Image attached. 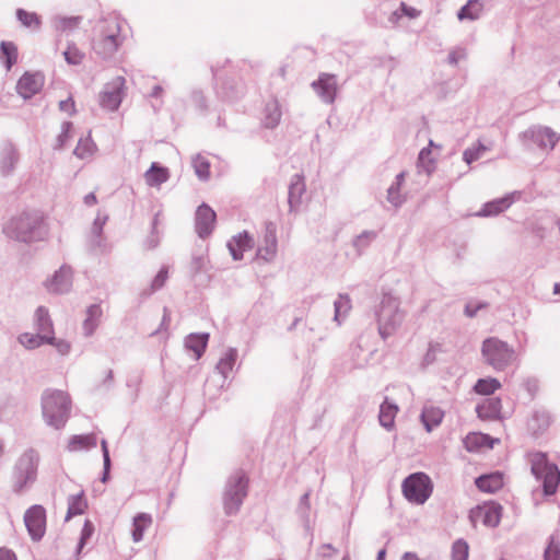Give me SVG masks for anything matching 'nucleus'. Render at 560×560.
<instances>
[{"instance_id": "1", "label": "nucleus", "mask_w": 560, "mask_h": 560, "mask_svg": "<svg viewBox=\"0 0 560 560\" xmlns=\"http://www.w3.org/2000/svg\"><path fill=\"white\" fill-rule=\"evenodd\" d=\"M129 33L130 27L122 18L109 14L93 26L91 48L98 57L109 58L124 45Z\"/></svg>"}, {"instance_id": "2", "label": "nucleus", "mask_w": 560, "mask_h": 560, "mask_svg": "<svg viewBox=\"0 0 560 560\" xmlns=\"http://www.w3.org/2000/svg\"><path fill=\"white\" fill-rule=\"evenodd\" d=\"M3 231L10 238L25 243L43 241L48 235L47 224L38 212H23L12 218Z\"/></svg>"}, {"instance_id": "3", "label": "nucleus", "mask_w": 560, "mask_h": 560, "mask_svg": "<svg viewBox=\"0 0 560 560\" xmlns=\"http://www.w3.org/2000/svg\"><path fill=\"white\" fill-rule=\"evenodd\" d=\"M71 399L67 392L47 390L43 395V415L48 424L60 429L68 420Z\"/></svg>"}, {"instance_id": "4", "label": "nucleus", "mask_w": 560, "mask_h": 560, "mask_svg": "<svg viewBox=\"0 0 560 560\" xmlns=\"http://www.w3.org/2000/svg\"><path fill=\"white\" fill-rule=\"evenodd\" d=\"M532 472L542 481L546 494H553L560 482V471L557 465L550 463L545 453L534 452L529 454Z\"/></svg>"}, {"instance_id": "5", "label": "nucleus", "mask_w": 560, "mask_h": 560, "mask_svg": "<svg viewBox=\"0 0 560 560\" xmlns=\"http://www.w3.org/2000/svg\"><path fill=\"white\" fill-rule=\"evenodd\" d=\"M481 352L486 362L498 371L504 370L515 360L514 350L497 338L486 339Z\"/></svg>"}, {"instance_id": "6", "label": "nucleus", "mask_w": 560, "mask_h": 560, "mask_svg": "<svg viewBox=\"0 0 560 560\" xmlns=\"http://www.w3.org/2000/svg\"><path fill=\"white\" fill-rule=\"evenodd\" d=\"M404 312L396 298L385 295L378 311L380 332L383 337L392 335L401 324Z\"/></svg>"}, {"instance_id": "7", "label": "nucleus", "mask_w": 560, "mask_h": 560, "mask_svg": "<svg viewBox=\"0 0 560 560\" xmlns=\"http://www.w3.org/2000/svg\"><path fill=\"white\" fill-rule=\"evenodd\" d=\"M433 485L428 475L416 472L402 482V493L406 499L416 504H423L432 494Z\"/></svg>"}, {"instance_id": "8", "label": "nucleus", "mask_w": 560, "mask_h": 560, "mask_svg": "<svg viewBox=\"0 0 560 560\" xmlns=\"http://www.w3.org/2000/svg\"><path fill=\"white\" fill-rule=\"evenodd\" d=\"M502 516V506L495 502H485L470 510L469 520L474 527L478 523L488 527H495Z\"/></svg>"}, {"instance_id": "9", "label": "nucleus", "mask_w": 560, "mask_h": 560, "mask_svg": "<svg viewBox=\"0 0 560 560\" xmlns=\"http://www.w3.org/2000/svg\"><path fill=\"white\" fill-rule=\"evenodd\" d=\"M126 80L122 77L113 79L105 85L100 94V104L104 109L114 112L118 109L125 95Z\"/></svg>"}, {"instance_id": "10", "label": "nucleus", "mask_w": 560, "mask_h": 560, "mask_svg": "<svg viewBox=\"0 0 560 560\" xmlns=\"http://www.w3.org/2000/svg\"><path fill=\"white\" fill-rule=\"evenodd\" d=\"M24 522L31 537L39 540L46 530V511L42 505L31 506L24 515Z\"/></svg>"}, {"instance_id": "11", "label": "nucleus", "mask_w": 560, "mask_h": 560, "mask_svg": "<svg viewBox=\"0 0 560 560\" xmlns=\"http://www.w3.org/2000/svg\"><path fill=\"white\" fill-rule=\"evenodd\" d=\"M38 459V454L34 451H28L20 457L16 464V471L21 479L20 488L35 479Z\"/></svg>"}, {"instance_id": "12", "label": "nucleus", "mask_w": 560, "mask_h": 560, "mask_svg": "<svg viewBox=\"0 0 560 560\" xmlns=\"http://www.w3.org/2000/svg\"><path fill=\"white\" fill-rule=\"evenodd\" d=\"M45 78L40 72H25L16 83V91L23 98H31L44 86Z\"/></svg>"}, {"instance_id": "13", "label": "nucleus", "mask_w": 560, "mask_h": 560, "mask_svg": "<svg viewBox=\"0 0 560 560\" xmlns=\"http://www.w3.org/2000/svg\"><path fill=\"white\" fill-rule=\"evenodd\" d=\"M215 212L208 206L201 205L196 212V231L200 237L211 234L215 225Z\"/></svg>"}, {"instance_id": "14", "label": "nucleus", "mask_w": 560, "mask_h": 560, "mask_svg": "<svg viewBox=\"0 0 560 560\" xmlns=\"http://www.w3.org/2000/svg\"><path fill=\"white\" fill-rule=\"evenodd\" d=\"M551 422L548 411L544 409L535 410L526 421V429L532 435L538 436L550 428Z\"/></svg>"}, {"instance_id": "15", "label": "nucleus", "mask_w": 560, "mask_h": 560, "mask_svg": "<svg viewBox=\"0 0 560 560\" xmlns=\"http://www.w3.org/2000/svg\"><path fill=\"white\" fill-rule=\"evenodd\" d=\"M476 411L482 420H499L502 418V401L497 397L483 399L477 406Z\"/></svg>"}, {"instance_id": "16", "label": "nucleus", "mask_w": 560, "mask_h": 560, "mask_svg": "<svg viewBox=\"0 0 560 560\" xmlns=\"http://www.w3.org/2000/svg\"><path fill=\"white\" fill-rule=\"evenodd\" d=\"M72 283V270L70 267H61L47 282V288L54 293L67 292Z\"/></svg>"}, {"instance_id": "17", "label": "nucleus", "mask_w": 560, "mask_h": 560, "mask_svg": "<svg viewBox=\"0 0 560 560\" xmlns=\"http://www.w3.org/2000/svg\"><path fill=\"white\" fill-rule=\"evenodd\" d=\"M264 245L257 250V259L266 262L271 261L277 255V236L273 226L269 225L266 229Z\"/></svg>"}, {"instance_id": "18", "label": "nucleus", "mask_w": 560, "mask_h": 560, "mask_svg": "<svg viewBox=\"0 0 560 560\" xmlns=\"http://www.w3.org/2000/svg\"><path fill=\"white\" fill-rule=\"evenodd\" d=\"M253 246V238L248 235L247 232L237 234L228 243L230 253L235 260L242 259L244 252L250 250Z\"/></svg>"}, {"instance_id": "19", "label": "nucleus", "mask_w": 560, "mask_h": 560, "mask_svg": "<svg viewBox=\"0 0 560 560\" xmlns=\"http://www.w3.org/2000/svg\"><path fill=\"white\" fill-rule=\"evenodd\" d=\"M494 442H497V440H493L489 435L480 432L469 433L464 439V445L468 452H479L481 450L492 448Z\"/></svg>"}, {"instance_id": "20", "label": "nucleus", "mask_w": 560, "mask_h": 560, "mask_svg": "<svg viewBox=\"0 0 560 560\" xmlns=\"http://www.w3.org/2000/svg\"><path fill=\"white\" fill-rule=\"evenodd\" d=\"M313 85L325 102L334 101L337 93V83L334 75L323 74Z\"/></svg>"}, {"instance_id": "21", "label": "nucleus", "mask_w": 560, "mask_h": 560, "mask_svg": "<svg viewBox=\"0 0 560 560\" xmlns=\"http://www.w3.org/2000/svg\"><path fill=\"white\" fill-rule=\"evenodd\" d=\"M475 483L477 488L482 492H495L503 487V474L495 471L488 475H482L476 479Z\"/></svg>"}, {"instance_id": "22", "label": "nucleus", "mask_w": 560, "mask_h": 560, "mask_svg": "<svg viewBox=\"0 0 560 560\" xmlns=\"http://www.w3.org/2000/svg\"><path fill=\"white\" fill-rule=\"evenodd\" d=\"M153 518L148 513H139L132 520L131 537L135 542L143 538L144 532L151 527Z\"/></svg>"}, {"instance_id": "23", "label": "nucleus", "mask_w": 560, "mask_h": 560, "mask_svg": "<svg viewBox=\"0 0 560 560\" xmlns=\"http://www.w3.org/2000/svg\"><path fill=\"white\" fill-rule=\"evenodd\" d=\"M168 177V170L160 166L158 163H152L151 167L144 173L145 183L151 187H159L165 183Z\"/></svg>"}, {"instance_id": "24", "label": "nucleus", "mask_w": 560, "mask_h": 560, "mask_svg": "<svg viewBox=\"0 0 560 560\" xmlns=\"http://www.w3.org/2000/svg\"><path fill=\"white\" fill-rule=\"evenodd\" d=\"M535 141L542 148L552 149L559 141V136L548 127H541L534 131Z\"/></svg>"}, {"instance_id": "25", "label": "nucleus", "mask_w": 560, "mask_h": 560, "mask_svg": "<svg viewBox=\"0 0 560 560\" xmlns=\"http://www.w3.org/2000/svg\"><path fill=\"white\" fill-rule=\"evenodd\" d=\"M208 338L207 334H194L187 337L186 347L194 352L196 359H199L205 352Z\"/></svg>"}, {"instance_id": "26", "label": "nucleus", "mask_w": 560, "mask_h": 560, "mask_svg": "<svg viewBox=\"0 0 560 560\" xmlns=\"http://www.w3.org/2000/svg\"><path fill=\"white\" fill-rule=\"evenodd\" d=\"M18 47L12 42H2L0 45V58L3 60L7 70L9 71L18 61Z\"/></svg>"}, {"instance_id": "27", "label": "nucleus", "mask_w": 560, "mask_h": 560, "mask_svg": "<svg viewBox=\"0 0 560 560\" xmlns=\"http://www.w3.org/2000/svg\"><path fill=\"white\" fill-rule=\"evenodd\" d=\"M19 340L24 347L28 349H34L43 343H52L54 337L45 334L35 335L25 332L20 336Z\"/></svg>"}, {"instance_id": "28", "label": "nucleus", "mask_w": 560, "mask_h": 560, "mask_svg": "<svg viewBox=\"0 0 560 560\" xmlns=\"http://www.w3.org/2000/svg\"><path fill=\"white\" fill-rule=\"evenodd\" d=\"M96 446V436L94 434L74 435L70 439L68 448L77 452Z\"/></svg>"}, {"instance_id": "29", "label": "nucleus", "mask_w": 560, "mask_h": 560, "mask_svg": "<svg viewBox=\"0 0 560 560\" xmlns=\"http://www.w3.org/2000/svg\"><path fill=\"white\" fill-rule=\"evenodd\" d=\"M501 388V383L494 377L480 378L476 382L474 390L479 395L489 396Z\"/></svg>"}, {"instance_id": "30", "label": "nucleus", "mask_w": 560, "mask_h": 560, "mask_svg": "<svg viewBox=\"0 0 560 560\" xmlns=\"http://www.w3.org/2000/svg\"><path fill=\"white\" fill-rule=\"evenodd\" d=\"M397 411H398L397 406L392 405L387 401H384L381 405V410H380V416H378L380 423L386 429H392L394 425V421H395Z\"/></svg>"}, {"instance_id": "31", "label": "nucleus", "mask_w": 560, "mask_h": 560, "mask_svg": "<svg viewBox=\"0 0 560 560\" xmlns=\"http://www.w3.org/2000/svg\"><path fill=\"white\" fill-rule=\"evenodd\" d=\"M443 411L436 407L424 408L422 412V421L428 431H431L434 427L439 425L443 419Z\"/></svg>"}, {"instance_id": "32", "label": "nucleus", "mask_w": 560, "mask_h": 560, "mask_svg": "<svg viewBox=\"0 0 560 560\" xmlns=\"http://www.w3.org/2000/svg\"><path fill=\"white\" fill-rule=\"evenodd\" d=\"M483 4L479 0H469L458 12L459 20H476L480 16Z\"/></svg>"}, {"instance_id": "33", "label": "nucleus", "mask_w": 560, "mask_h": 560, "mask_svg": "<svg viewBox=\"0 0 560 560\" xmlns=\"http://www.w3.org/2000/svg\"><path fill=\"white\" fill-rule=\"evenodd\" d=\"M305 191V183L302 176L295 175L289 188V202L291 206L300 202Z\"/></svg>"}, {"instance_id": "34", "label": "nucleus", "mask_w": 560, "mask_h": 560, "mask_svg": "<svg viewBox=\"0 0 560 560\" xmlns=\"http://www.w3.org/2000/svg\"><path fill=\"white\" fill-rule=\"evenodd\" d=\"M266 116L264 124L267 128H273L278 125L281 118L280 106L277 101H271L266 105Z\"/></svg>"}, {"instance_id": "35", "label": "nucleus", "mask_w": 560, "mask_h": 560, "mask_svg": "<svg viewBox=\"0 0 560 560\" xmlns=\"http://www.w3.org/2000/svg\"><path fill=\"white\" fill-rule=\"evenodd\" d=\"M37 328L40 334L52 336V322L49 317L48 310L40 306L36 311Z\"/></svg>"}, {"instance_id": "36", "label": "nucleus", "mask_w": 560, "mask_h": 560, "mask_svg": "<svg viewBox=\"0 0 560 560\" xmlns=\"http://www.w3.org/2000/svg\"><path fill=\"white\" fill-rule=\"evenodd\" d=\"M19 155L14 148L5 147L1 153V170L3 173H9L13 170L15 163L18 162Z\"/></svg>"}, {"instance_id": "37", "label": "nucleus", "mask_w": 560, "mask_h": 560, "mask_svg": "<svg viewBox=\"0 0 560 560\" xmlns=\"http://www.w3.org/2000/svg\"><path fill=\"white\" fill-rule=\"evenodd\" d=\"M86 506V501L82 494L72 495L69 499L67 520L71 518L72 516L83 514Z\"/></svg>"}, {"instance_id": "38", "label": "nucleus", "mask_w": 560, "mask_h": 560, "mask_svg": "<svg viewBox=\"0 0 560 560\" xmlns=\"http://www.w3.org/2000/svg\"><path fill=\"white\" fill-rule=\"evenodd\" d=\"M192 166H194V170H195L197 176L200 179H208L209 178V176H210V162H209V160L206 156H203L201 154L196 155L192 159Z\"/></svg>"}, {"instance_id": "39", "label": "nucleus", "mask_w": 560, "mask_h": 560, "mask_svg": "<svg viewBox=\"0 0 560 560\" xmlns=\"http://www.w3.org/2000/svg\"><path fill=\"white\" fill-rule=\"evenodd\" d=\"M489 147L485 145L481 142H477L471 148H468L464 151L463 158L467 164H471L472 162L480 159L487 151Z\"/></svg>"}, {"instance_id": "40", "label": "nucleus", "mask_w": 560, "mask_h": 560, "mask_svg": "<svg viewBox=\"0 0 560 560\" xmlns=\"http://www.w3.org/2000/svg\"><path fill=\"white\" fill-rule=\"evenodd\" d=\"M16 16L25 27L38 28L40 26V18L35 12L19 9Z\"/></svg>"}, {"instance_id": "41", "label": "nucleus", "mask_w": 560, "mask_h": 560, "mask_svg": "<svg viewBox=\"0 0 560 560\" xmlns=\"http://www.w3.org/2000/svg\"><path fill=\"white\" fill-rule=\"evenodd\" d=\"M236 357L237 353L233 349H230L224 353V355L220 359L217 366L221 374L226 375L229 372L232 371L236 361Z\"/></svg>"}, {"instance_id": "42", "label": "nucleus", "mask_w": 560, "mask_h": 560, "mask_svg": "<svg viewBox=\"0 0 560 560\" xmlns=\"http://www.w3.org/2000/svg\"><path fill=\"white\" fill-rule=\"evenodd\" d=\"M95 149L96 147L93 140L90 137H86L84 139L79 140L74 150V154L81 159H84L91 156L94 153Z\"/></svg>"}, {"instance_id": "43", "label": "nucleus", "mask_w": 560, "mask_h": 560, "mask_svg": "<svg viewBox=\"0 0 560 560\" xmlns=\"http://www.w3.org/2000/svg\"><path fill=\"white\" fill-rule=\"evenodd\" d=\"M102 316V308L100 305H91L88 310V318L85 319L84 326L88 334H92L98 319Z\"/></svg>"}, {"instance_id": "44", "label": "nucleus", "mask_w": 560, "mask_h": 560, "mask_svg": "<svg viewBox=\"0 0 560 560\" xmlns=\"http://www.w3.org/2000/svg\"><path fill=\"white\" fill-rule=\"evenodd\" d=\"M469 556V546L464 539H458L452 547V560H467Z\"/></svg>"}, {"instance_id": "45", "label": "nucleus", "mask_w": 560, "mask_h": 560, "mask_svg": "<svg viewBox=\"0 0 560 560\" xmlns=\"http://www.w3.org/2000/svg\"><path fill=\"white\" fill-rule=\"evenodd\" d=\"M400 12L399 11H395L390 18H389V21L394 24L398 23L399 19L401 15H406L408 16L409 19H415L417 16H419L420 14V11H418L417 9L415 8H411V7H408L406 3H401L400 4Z\"/></svg>"}, {"instance_id": "46", "label": "nucleus", "mask_w": 560, "mask_h": 560, "mask_svg": "<svg viewBox=\"0 0 560 560\" xmlns=\"http://www.w3.org/2000/svg\"><path fill=\"white\" fill-rule=\"evenodd\" d=\"M435 159L431 156L430 148H424L419 154V164L430 174L434 168Z\"/></svg>"}, {"instance_id": "47", "label": "nucleus", "mask_w": 560, "mask_h": 560, "mask_svg": "<svg viewBox=\"0 0 560 560\" xmlns=\"http://www.w3.org/2000/svg\"><path fill=\"white\" fill-rule=\"evenodd\" d=\"M63 55L66 61L70 65H79L84 58V54L75 46H69Z\"/></svg>"}, {"instance_id": "48", "label": "nucleus", "mask_w": 560, "mask_h": 560, "mask_svg": "<svg viewBox=\"0 0 560 560\" xmlns=\"http://www.w3.org/2000/svg\"><path fill=\"white\" fill-rule=\"evenodd\" d=\"M508 202L505 200H497L489 202L483 208L485 215H493L502 212L505 208H508Z\"/></svg>"}, {"instance_id": "49", "label": "nucleus", "mask_w": 560, "mask_h": 560, "mask_svg": "<svg viewBox=\"0 0 560 560\" xmlns=\"http://www.w3.org/2000/svg\"><path fill=\"white\" fill-rule=\"evenodd\" d=\"M545 560H560V545L553 538L550 539L546 548Z\"/></svg>"}, {"instance_id": "50", "label": "nucleus", "mask_w": 560, "mask_h": 560, "mask_svg": "<svg viewBox=\"0 0 560 560\" xmlns=\"http://www.w3.org/2000/svg\"><path fill=\"white\" fill-rule=\"evenodd\" d=\"M168 278V270L162 268L152 281V290L161 289Z\"/></svg>"}, {"instance_id": "51", "label": "nucleus", "mask_w": 560, "mask_h": 560, "mask_svg": "<svg viewBox=\"0 0 560 560\" xmlns=\"http://www.w3.org/2000/svg\"><path fill=\"white\" fill-rule=\"evenodd\" d=\"M94 532V526L90 521H85L84 526L82 528L81 538L79 542V548L81 549L85 541L92 536Z\"/></svg>"}, {"instance_id": "52", "label": "nucleus", "mask_w": 560, "mask_h": 560, "mask_svg": "<svg viewBox=\"0 0 560 560\" xmlns=\"http://www.w3.org/2000/svg\"><path fill=\"white\" fill-rule=\"evenodd\" d=\"M349 307H350V305H349V299H348V298L340 296V298L335 302L336 318H338V317L340 316V314H341V311H342V310L347 311Z\"/></svg>"}, {"instance_id": "53", "label": "nucleus", "mask_w": 560, "mask_h": 560, "mask_svg": "<svg viewBox=\"0 0 560 560\" xmlns=\"http://www.w3.org/2000/svg\"><path fill=\"white\" fill-rule=\"evenodd\" d=\"M59 107L62 112H66L67 114H73L74 113V102L71 97L60 101Z\"/></svg>"}, {"instance_id": "54", "label": "nucleus", "mask_w": 560, "mask_h": 560, "mask_svg": "<svg viewBox=\"0 0 560 560\" xmlns=\"http://www.w3.org/2000/svg\"><path fill=\"white\" fill-rule=\"evenodd\" d=\"M51 345H54L57 348V350L59 351V353H61V354H67L70 350V343L65 340L56 341V339L54 338V341Z\"/></svg>"}, {"instance_id": "55", "label": "nucleus", "mask_w": 560, "mask_h": 560, "mask_svg": "<svg viewBox=\"0 0 560 560\" xmlns=\"http://www.w3.org/2000/svg\"><path fill=\"white\" fill-rule=\"evenodd\" d=\"M464 56L465 54L463 50H453L448 55V62L451 65H456Z\"/></svg>"}, {"instance_id": "56", "label": "nucleus", "mask_w": 560, "mask_h": 560, "mask_svg": "<svg viewBox=\"0 0 560 560\" xmlns=\"http://www.w3.org/2000/svg\"><path fill=\"white\" fill-rule=\"evenodd\" d=\"M207 265V260L203 258V257H198L196 258L192 262H191V269L195 271V272H198L200 271L201 269H203Z\"/></svg>"}, {"instance_id": "57", "label": "nucleus", "mask_w": 560, "mask_h": 560, "mask_svg": "<svg viewBox=\"0 0 560 560\" xmlns=\"http://www.w3.org/2000/svg\"><path fill=\"white\" fill-rule=\"evenodd\" d=\"M70 131H71V125L66 124L63 126L61 135L59 136V141H60L59 147H61L65 143V141L71 137Z\"/></svg>"}, {"instance_id": "58", "label": "nucleus", "mask_w": 560, "mask_h": 560, "mask_svg": "<svg viewBox=\"0 0 560 560\" xmlns=\"http://www.w3.org/2000/svg\"><path fill=\"white\" fill-rule=\"evenodd\" d=\"M0 560H18L15 553L7 548H0Z\"/></svg>"}, {"instance_id": "59", "label": "nucleus", "mask_w": 560, "mask_h": 560, "mask_svg": "<svg viewBox=\"0 0 560 560\" xmlns=\"http://www.w3.org/2000/svg\"><path fill=\"white\" fill-rule=\"evenodd\" d=\"M79 24V18H71L68 20H62L60 27L66 30L67 27H74Z\"/></svg>"}, {"instance_id": "60", "label": "nucleus", "mask_w": 560, "mask_h": 560, "mask_svg": "<svg viewBox=\"0 0 560 560\" xmlns=\"http://www.w3.org/2000/svg\"><path fill=\"white\" fill-rule=\"evenodd\" d=\"M388 199L390 202H393L394 205H398L400 202V199H399V196H396L395 191H394V187H390L388 189Z\"/></svg>"}, {"instance_id": "61", "label": "nucleus", "mask_w": 560, "mask_h": 560, "mask_svg": "<svg viewBox=\"0 0 560 560\" xmlns=\"http://www.w3.org/2000/svg\"><path fill=\"white\" fill-rule=\"evenodd\" d=\"M84 201L88 206H92L96 203V197L94 194H89L85 196Z\"/></svg>"}, {"instance_id": "62", "label": "nucleus", "mask_w": 560, "mask_h": 560, "mask_svg": "<svg viewBox=\"0 0 560 560\" xmlns=\"http://www.w3.org/2000/svg\"><path fill=\"white\" fill-rule=\"evenodd\" d=\"M402 560H420V559L418 558V556H417V555L411 553V552H407V553L404 556Z\"/></svg>"}, {"instance_id": "63", "label": "nucleus", "mask_w": 560, "mask_h": 560, "mask_svg": "<svg viewBox=\"0 0 560 560\" xmlns=\"http://www.w3.org/2000/svg\"><path fill=\"white\" fill-rule=\"evenodd\" d=\"M103 456H104L105 468H108L109 467V453H108V450H105V454Z\"/></svg>"}, {"instance_id": "64", "label": "nucleus", "mask_w": 560, "mask_h": 560, "mask_svg": "<svg viewBox=\"0 0 560 560\" xmlns=\"http://www.w3.org/2000/svg\"><path fill=\"white\" fill-rule=\"evenodd\" d=\"M465 312H466V315L469 317H472L476 313V311L475 310L472 311V308H470V306H466Z\"/></svg>"}]
</instances>
